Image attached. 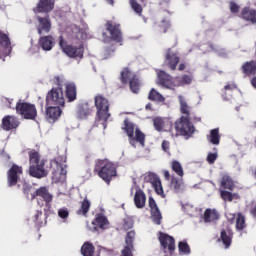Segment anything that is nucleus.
<instances>
[{"label":"nucleus","mask_w":256,"mask_h":256,"mask_svg":"<svg viewBox=\"0 0 256 256\" xmlns=\"http://www.w3.org/2000/svg\"><path fill=\"white\" fill-rule=\"evenodd\" d=\"M67 37V38H65ZM83 41L87 39V32L85 30L80 29L77 25L72 24L66 28L65 33L60 36L59 46L62 49L63 53L68 57H72L73 59H82L83 58V45L78 44L77 46H73L69 44L67 41Z\"/></svg>","instance_id":"f257e3e1"},{"label":"nucleus","mask_w":256,"mask_h":256,"mask_svg":"<svg viewBox=\"0 0 256 256\" xmlns=\"http://www.w3.org/2000/svg\"><path fill=\"white\" fill-rule=\"evenodd\" d=\"M157 77V83L166 89L175 90L176 87H184V85H191L193 83V76L191 75H184L173 79L165 71H158Z\"/></svg>","instance_id":"f03ea898"},{"label":"nucleus","mask_w":256,"mask_h":256,"mask_svg":"<svg viewBox=\"0 0 256 256\" xmlns=\"http://www.w3.org/2000/svg\"><path fill=\"white\" fill-rule=\"evenodd\" d=\"M30 157V168L29 173L31 177H36L37 179H42V177H47V170H45V161L41 160L39 152L32 150L29 153Z\"/></svg>","instance_id":"7ed1b4c3"},{"label":"nucleus","mask_w":256,"mask_h":256,"mask_svg":"<svg viewBox=\"0 0 256 256\" xmlns=\"http://www.w3.org/2000/svg\"><path fill=\"white\" fill-rule=\"evenodd\" d=\"M95 106L97 108V121L101 123L103 129H107V121L111 114H109V101L107 98L97 95L95 97Z\"/></svg>","instance_id":"20e7f679"},{"label":"nucleus","mask_w":256,"mask_h":256,"mask_svg":"<svg viewBox=\"0 0 256 256\" xmlns=\"http://www.w3.org/2000/svg\"><path fill=\"white\" fill-rule=\"evenodd\" d=\"M124 125L125 132L130 139V144L135 147L136 143H140L142 147H145V134L128 119L124 121Z\"/></svg>","instance_id":"39448f33"},{"label":"nucleus","mask_w":256,"mask_h":256,"mask_svg":"<svg viewBox=\"0 0 256 256\" xmlns=\"http://www.w3.org/2000/svg\"><path fill=\"white\" fill-rule=\"evenodd\" d=\"M96 171H98L99 177H101V179L106 183H109L111 178L117 175L115 166L108 160H98L96 163Z\"/></svg>","instance_id":"423d86ee"},{"label":"nucleus","mask_w":256,"mask_h":256,"mask_svg":"<svg viewBox=\"0 0 256 256\" xmlns=\"http://www.w3.org/2000/svg\"><path fill=\"white\" fill-rule=\"evenodd\" d=\"M47 105H54L58 107H65V95L63 88H52L46 96Z\"/></svg>","instance_id":"0eeeda50"},{"label":"nucleus","mask_w":256,"mask_h":256,"mask_svg":"<svg viewBox=\"0 0 256 256\" xmlns=\"http://www.w3.org/2000/svg\"><path fill=\"white\" fill-rule=\"evenodd\" d=\"M102 41L104 43H111V41H116L121 43V31L119 26L112 25L111 22L106 24V30L102 33Z\"/></svg>","instance_id":"6e6552de"},{"label":"nucleus","mask_w":256,"mask_h":256,"mask_svg":"<svg viewBox=\"0 0 256 256\" xmlns=\"http://www.w3.org/2000/svg\"><path fill=\"white\" fill-rule=\"evenodd\" d=\"M175 129L186 139H189L195 133V126L189 121L188 117H182L180 121L176 122Z\"/></svg>","instance_id":"1a4fd4ad"},{"label":"nucleus","mask_w":256,"mask_h":256,"mask_svg":"<svg viewBox=\"0 0 256 256\" xmlns=\"http://www.w3.org/2000/svg\"><path fill=\"white\" fill-rule=\"evenodd\" d=\"M121 81L122 83H130V89L132 93H139V78H137V75H135V73H133L128 68H125L121 72Z\"/></svg>","instance_id":"9d476101"},{"label":"nucleus","mask_w":256,"mask_h":256,"mask_svg":"<svg viewBox=\"0 0 256 256\" xmlns=\"http://www.w3.org/2000/svg\"><path fill=\"white\" fill-rule=\"evenodd\" d=\"M159 241L164 256H173V253L175 252V239L165 233L160 232Z\"/></svg>","instance_id":"9b49d317"},{"label":"nucleus","mask_w":256,"mask_h":256,"mask_svg":"<svg viewBox=\"0 0 256 256\" xmlns=\"http://www.w3.org/2000/svg\"><path fill=\"white\" fill-rule=\"evenodd\" d=\"M16 111L24 119H35L37 117V108L31 103H17Z\"/></svg>","instance_id":"f8f14e48"},{"label":"nucleus","mask_w":256,"mask_h":256,"mask_svg":"<svg viewBox=\"0 0 256 256\" xmlns=\"http://www.w3.org/2000/svg\"><path fill=\"white\" fill-rule=\"evenodd\" d=\"M52 181L53 183H63L67 179V170L63 168V165L60 164L57 160H52Z\"/></svg>","instance_id":"ddd939ff"},{"label":"nucleus","mask_w":256,"mask_h":256,"mask_svg":"<svg viewBox=\"0 0 256 256\" xmlns=\"http://www.w3.org/2000/svg\"><path fill=\"white\" fill-rule=\"evenodd\" d=\"M145 181H147L148 183H150L154 189V191H156L157 195H160V197L165 198V192L163 191V185L161 184V179H159V176H157V174L155 173H148L145 176Z\"/></svg>","instance_id":"4468645a"},{"label":"nucleus","mask_w":256,"mask_h":256,"mask_svg":"<svg viewBox=\"0 0 256 256\" xmlns=\"http://www.w3.org/2000/svg\"><path fill=\"white\" fill-rule=\"evenodd\" d=\"M134 193V204L136 205L137 209H143L145 207V203L147 201V196H145V192L134 184L131 188V194Z\"/></svg>","instance_id":"2eb2a0df"},{"label":"nucleus","mask_w":256,"mask_h":256,"mask_svg":"<svg viewBox=\"0 0 256 256\" xmlns=\"http://www.w3.org/2000/svg\"><path fill=\"white\" fill-rule=\"evenodd\" d=\"M109 220L103 214H98L94 221L88 226V229L92 232L97 231V229H108Z\"/></svg>","instance_id":"dca6fc26"},{"label":"nucleus","mask_w":256,"mask_h":256,"mask_svg":"<svg viewBox=\"0 0 256 256\" xmlns=\"http://www.w3.org/2000/svg\"><path fill=\"white\" fill-rule=\"evenodd\" d=\"M12 51L11 40L9 36L3 32H0V55L7 57Z\"/></svg>","instance_id":"f3484780"},{"label":"nucleus","mask_w":256,"mask_h":256,"mask_svg":"<svg viewBox=\"0 0 256 256\" xmlns=\"http://www.w3.org/2000/svg\"><path fill=\"white\" fill-rule=\"evenodd\" d=\"M61 117V106L48 105L46 108V119L49 123H55Z\"/></svg>","instance_id":"a211bd4d"},{"label":"nucleus","mask_w":256,"mask_h":256,"mask_svg":"<svg viewBox=\"0 0 256 256\" xmlns=\"http://www.w3.org/2000/svg\"><path fill=\"white\" fill-rule=\"evenodd\" d=\"M38 19V25H37V31L39 35H47L51 31V19H49V16L47 17H37Z\"/></svg>","instance_id":"6ab92c4d"},{"label":"nucleus","mask_w":256,"mask_h":256,"mask_svg":"<svg viewBox=\"0 0 256 256\" xmlns=\"http://www.w3.org/2000/svg\"><path fill=\"white\" fill-rule=\"evenodd\" d=\"M149 207L151 209V217L153 223L159 225L163 216H161V211H159V207H157V202L153 198H149Z\"/></svg>","instance_id":"aec40b11"},{"label":"nucleus","mask_w":256,"mask_h":256,"mask_svg":"<svg viewBox=\"0 0 256 256\" xmlns=\"http://www.w3.org/2000/svg\"><path fill=\"white\" fill-rule=\"evenodd\" d=\"M35 197H41L46 205L49 207V203L53 201V194L49 192L47 187H40L38 188L35 193L32 194V199H35Z\"/></svg>","instance_id":"412c9836"},{"label":"nucleus","mask_w":256,"mask_h":256,"mask_svg":"<svg viewBox=\"0 0 256 256\" xmlns=\"http://www.w3.org/2000/svg\"><path fill=\"white\" fill-rule=\"evenodd\" d=\"M55 7V0H40L37 7L34 9L35 13H49Z\"/></svg>","instance_id":"4be33fe9"},{"label":"nucleus","mask_w":256,"mask_h":256,"mask_svg":"<svg viewBox=\"0 0 256 256\" xmlns=\"http://www.w3.org/2000/svg\"><path fill=\"white\" fill-rule=\"evenodd\" d=\"M19 127V120L15 116H6L2 119V129L4 131H11V129H17Z\"/></svg>","instance_id":"5701e85b"},{"label":"nucleus","mask_w":256,"mask_h":256,"mask_svg":"<svg viewBox=\"0 0 256 256\" xmlns=\"http://www.w3.org/2000/svg\"><path fill=\"white\" fill-rule=\"evenodd\" d=\"M23 173L21 167L17 165H13L11 169L8 171V183L9 185H16L19 176Z\"/></svg>","instance_id":"b1692460"},{"label":"nucleus","mask_w":256,"mask_h":256,"mask_svg":"<svg viewBox=\"0 0 256 256\" xmlns=\"http://www.w3.org/2000/svg\"><path fill=\"white\" fill-rule=\"evenodd\" d=\"M165 63L172 69V71H175V69H177V63H179V57H177V54L172 50H168Z\"/></svg>","instance_id":"393cba45"},{"label":"nucleus","mask_w":256,"mask_h":256,"mask_svg":"<svg viewBox=\"0 0 256 256\" xmlns=\"http://www.w3.org/2000/svg\"><path fill=\"white\" fill-rule=\"evenodd\" d=\"M66 98L71 103L77 99V86L75 83L68 82L65 84Z\"/></svg>","instance_id":"a878e982"},{"label":"nucleus","mask_w":256,"mask_h":256,"mask_svg":"<svg viewBox=\"0 0 256 256\" xmlns=\"http://www.w3.org/2000/svg\"><path fill=\"white\" fill-rule=\"evenodd\" d=\"M39 45L43 51H51L55 47V38L53 36H44L39 40Z\"/></svg>","instance_id":"bb28decb"},{"label":"nucleus","mask_w":256,"mask_h":256,"mask_svg":"<svg viewBox=\"0 0 256 256\" xmlns=\"http://www.w3.org/2000/svg\"><path fill=\"white\" fill-rule=\"evenodd\" d=\"M219 211L217 209L208 208L204 212L205 223H214V221H219Z\"/></svg>","instance_id":"cd10ccee"},{"label":"nucleus","mask_w":256,"mask_h":256,"mask_svg":"<svg viewBox=\"0 0 256 256\" xmlns=\"http://www.w3.org/2000/svg\"><path fill=\"white\" fill-rule=\"evenodd\" d=\"M242 71L247 77H251L256 73V62L250 61L242 65Z\"/></svg>","instance_id":"c85d7f7f"},{"label":"nucleus","mask_w":256,"mask_h":256,"mask_svg":"<svg viewBox=\"0 0 256 256\" xmlns=\"http://www.w3.org/2000/svg\"><path fill=\"white\" fill-rule=\"evenodd\" d=\"M242 19L248 21L249 23H256V12L251 8H244L242 10Z\"/></svg>","instance_id":"c756f323"},{"label":"nucleus","mask_w":256,"mask_h":256,"mask_svg":"<svg viewBox=\"0 0 256 256\" xmlns=\"http://www.w3.org/2000/svg\"><path fill=\"white\" fill-rule=\"evenodd\" d=\"M178 102L180 106V112L184 115H189V113H191V106H189V103H187V98H185L183 95H179Z\"/></svg>","instance_id":"7c9ffc66"},{"label":"nucleus","mask_w":256,"mask_h":256,"mask_svg":"<svg viewBox=\"0 0 256 256\" xmlns=\"http://www.w3.org/2000/svg\"><path fill=\"white\" fill-rule=\"evenodd\" d=\"M233 239V235L231 232H227L225 230L221 231V236L219 241H222V244L224 245V249H229L231 247V241Z\"/></svg>","instance_id":"2f4dec72"},{"label":"nucleus","mask_w":256,"mask_h":256,"mask_svg":"<svg viewBox=\"0 0 256 256\" xmlns=\"http://www.w3.org/2000/svg\"><path fill=\"white\" fill-rule=\"evenodd\" d=\"M209 143L212 145H219L221 142V135L219 134V128L212 129L210 135L207 136Z\"/></svg>","instance_id":"473e14b6"},{"label":"nucleus","mask_w":256,"mask_h":256,"mask_svg":"<svg viewBox=\"0 0 256 256\" xmlns=\"http://www.w3.org/2000/svg\"><path fill=\"white\" fill-rule=\"evenodd\" d=\"M148 98L150 101H156L157 103H165V97L161 95L155 88L150 90Z\"/></svg>","instance_id":"72a5a7b5"},{"label":"nucleus","mask_w":256,"mask_h":256,"mask_svg":"<svg viewBox=\"0 0 256 256\" xmlns=\"http://www.w3.org/2000/svg\"><path fill=\"white\" fill-rule=\"evenodd\" d=\"M81 253L83 256H93L95 253V247L93 244L86 242L82 245Z\"/></svg>","instance_id":"f704fd0d"},{"label":"nucleus","mask_w":256,"mask_h":256,"mask_svg":"<svg viewBox=\"0 0 256 256\" xmlns=\"http://www.w3.org/2000/svg\"><path fill=\"white\" fill-rule=\"evenodd\" d=\"M153 123L156 131H163V129H165V125H167L169 121L161 117H157V118H154Z\"/></svg>","instance_id":"c9c22d12"},{"label":"nucleus","mask_w":256,"mask_h":256,"mask_svg":"<svg viewBox=\"0 0 256 256\" xmlns=\"http://www.w3.org/2000/svg\"><path fill=\"white\" fill-rule=\"evenodd\" d=\"M221 186L224 189H229L230 191H233V188L235 187V183H233V179H231V177L225 175L222 178Z\"/></svg>","instance_id":"e433bc0d"},{"label":"nucleus","mask_w":256,"mask_h":256,"mask_svg":"<svg viewBox=\"0 0 256 256\" xmlns=\"http://www.w3.org/2000/svg\"><path fill=\"white\" fill-rule=\"evenodd\" d=\"M90 208L91 202L89 201V199L85 198L81 203V208L78 210V215H87Z\"/></svg>","instance_id":"4c0bfd02"},{"label":"nucleus","mask_w":256,"mask_h":256,"mask_svg":"<svg viewBox=\"0 0 256 256\" xmlns=\"http://www.w3.org/2000/svg\"><path fill=\"white\" fill-rule=\"evenodd\" d=\"M247 225L245 224V216L243 214L238 213L236 217V230L243 231Z\"/></svg>","instance_id":"58836bf2"},{"label":"nucleus","mask_w":256,"mask_h":256,"mask_svg":"<svg viewBox=\"0 0 256 256\" xmlns=\"http://www.w3.org/2000/svg\"><path fill=\"white\" fill-rule=\"evenodd\" d=\"M135 239V231H130L126 236V246L125 249L133 250V241Z\"/></svg>","instance_id":"ea45409f"},{"label":"nucleus","mask_w":256,"mask_h":256,"mask_svg":"<svg viewBox=\"0 0 256 256\" xmlns=\"http://www.w3.org/2000/svg\"><path fill=\"white\" fill-rule=\"evenodd\" d=\"M221 197L223 201H233V199H239V195L233 194L225 190L221 191Z\"/></svg>","instance_id":"a19ab883"},{"label":"nucleus","mask_w":256,"mask_h":256,"mask_svg":"<svg viewBox=\"0 0 256 256\" xmlns=\"http://www.w3.org/2000/svg\"><path fill=\"white\" fill-rule=\"evenodd\" d=\"M172 187L179 193L185 189V185L183 184V180H177L176 178H172Z\"/></svg>","instance_id":"79ce46f5"},{"label":"nucleus","mask_w":256,"mask_h":256,"mask_svg":"<svg viewBox=\"0 0 256 256\" xmlns=\"http://www.w3.org/2000/svg\"><path fill=\"white\" fill-rule=\"evenodd\" d=\"M178 249L181 255H189V253H191V249L189 248V244H187V242H179Z\"/></svg>","instance_id":"37998d69"},{"label":"nucleus","mask_w":256,"mask_h":256,"mask_svg":"<svg viewBox=\"0 0 256 256\" xmlns=\"http://www.w3.org/2000/svg\"><path fill=\"white\" fill-rule=\"evenodd\" d=\"M172 170L176 172L179 175V177H183V166H181V163H179V161L172 162Z\"/></svg>","instance_id":"c03bdc74"},{"label":"nucleus","mask_w":256,"mask_h":256,"mask_svg":"<svg viewBox=\"0 0 256 256\" xmlns=\"http://www.w3.org/2000/svg\"><path fill=\"white\" fill-rule=\"evenodd\" d=\"M58 217H60V219H62V223H67V219H69V209L60 208L58 210Z\"/></svg>","instance_id":"a18cd8bd"},{"label":"nucleus","mask_w":256,"mask_h":256,"mask_svg":"<svg viewBox=\"0 0 256 256\" xmlns=\"http://www.w3.org/2000/svg\"><path fill=\"white\" fill-rule=\"evenodd\" d=\"M130 5H131L133 11H135V13H137L138 15H141L143 8L141 7V5L139 3H137V1L130 0Z\"/></svg>","instance_id":"49530a36"},{"label":"nucleus","mask_w":256,"mask_h":256,"mask_svg":"<svg viewBox=\"0 0 256 256\" xmlns=\"http://www.w3.org/2000/svg\"><path fill=\"white\" fill-rule=\"evenodd\" d=\"M217 157H219V154H217V152L208 153V155H207L208 163H210V165H213V163H215V161H217Z\"/></svg>","instance_id":"de8ad7c7"},{"label":"nucleus","mask_w":256,"mask_h":256,"mask_svg":"<svg viewBox=\"0 0 256 256\" xmlns=\"http://www.w3.org/2000/svg\"><path fill=\"white\" fill-rule=\"evenodd\" d=\"M123 228L125 231L133 228V220L131 218H125Z\"/></svg>","instance_id":"09e8293b"},{"label":"nucleus","mask_w":256,"mask_h":256,"mask_svg":"<svg viewBox=\"0 0 256 256\" xmlns=\"http://www.w3.org/2000/svg\"><path fill=\"white\" fill-rule=\"evenodd\" d=\"M209 49L208 51H216V53L220 56V57H225V50L217 47L216 49L213 47V45H209L208 46Z\"/></svg>","instance_id":"8fccbe9b"},{"label":"nucleus","mask_w":256,"mask_h":256,"mask_svg":"<svg viewBox=\"0 0 256 256\" xmlns=\"http://www.w3.org/2000/svg\"><path fill=\"white\" fill-rule=\"evenodd\" d=\"M41 217H43V212L41 211H37L35 216H34V221L38 224V225H43V220L41 219Z\"/></svg>","instance_id":"3c124183"},{"label":"nucleus","mask_w":256,"mask_h":256,"mask_svg":"<svg viewBox=\"0 0 256 256\" xmlns=\"http://www.w3.org/2000/svg\"><path fill=\"white\" fill-rule=\"evenodd\" d=\"M230 10L231 13H239V5H237L235 2H230Z\"/></svg>","instance_id":"603ef678"},{"label":"nucleus","mask_w":256,"mask_h":256,"mask_svg":"<svg viewBox=\"0 0 256 256\" xmlns=\"http://www.w3.org/2000/svg\"><path fill=\"white\" fill-rule=\"evenodd\" d=\"M161 27L164 28L163 33H167V29H169V27H170L169 21H167V20L162 21Z\"/></svg>","instance_id":"864d4df0"},{"label":"nucleus","mask_w":256,"mask_h":256,"mask_svg":"<svg viewBox=\"0 0 256 256\" xmlns=\"http://www.w3.org/2000/svg\"><path fill=\"white\" fill-rule=\"evenodd\" d=\"M233 89H237V85H235V83H229L225 86V91H233Z\"/></svg>","instance_id":"5fc2aeb1"},{"label":"nucleus","mask_w":256,"mask_h":256,"mask_svg":"<svg viewBox=\"0 0 256 256\" xmlns=\"http://www.w3.org/2000/svg\"><path fill=\"white\" fill-rule=\"evenodd\" d=\"M131 251H133V250H130L129 248H124L122 250L121 256H133V253Z\"/></svg>","instance_id":"6e6d98bb"},{"label":"nucleus","mask_w":256,"mask_h":256,"mask_svg":"<svg viewBox=\"0 0 256 256\" xmlns=\"http://www.w3.org/2000/svg\"><path fill=\"white\" fill-rule=\"evenodd\" d=\"M226 217H227L228 221H230V223H234L236 216L233 213H226Z\"/></svg>","instance_id":"4d7b16f0"},{"label":"nucleus","mask_w":256,"mask_h":256,"mask_svg":"<svg viewBox=\"0 0 256 256\" xmlns=\"http://www.w3.org/2000/svg\"><path fill=\"white\" fill-rule=\"evenodd\" d=\"M162 149L165 152L169 151V142L168 141H163L162 142Z\"/></svg>","instance_id":"13d9d810"},{"label":"nucleus","mask_w":256,"mask_h":256,"mask_svg":"<svg viewBox=\"0 0 256 256\" xmlns=\"http://www.w3.org/2000/svg\"><path fill=\"white\" fill-rule=\"evenodd\" d=\"M37 51H39V48L37 47V46H32L31 48H30V53H37Z\"/></svg>","instance_id":"bf43d9fd"},{"label":"nucleus","mask_w":256,"mask_h":256,"mask_svg":"<svg viewBox=\"0 0 256 256\" xmlns=\"http://www.w3.org/2000/svg\"><path fill=\"white\" fill-rule=\"evenodd\" d=\"M164 177L165 179H167V181H169V177H171V175L169 174V171L164 172Z\"/></svg>","instance_id":"052dcab7"},{"label":"nucleus","mask_w":256,"mask_h":256,"mask_svg":"<svg viewBox=\"0 0 256 256\" xmlns=\"http://www.w3.org/2000/svg\"><path fill=\"white\" fill-rule=\"evenodd\" d=\"M251 83H252L253 87L256 89V78H253L251 80Z\"/></svg>","instance_id":"680f3d73"},{"label":"nucleus","mask_w":256,"mask_h":256,"mask_svg":"<svg viewBox=\"0 0 256 256\" xmlns=\"http://www.w3.org/2000/svg\"><path fill=\"white\" fill-rule=\"evenodd\" d=\"M185 70V64H180L179 65V71Z\"/></svg>","instance_id":"e2e57ef3"},{"label":"nucleus","mask_w":256,"mask_h":256,"mask_svg":"<svg viewBox=\"0 0 256 256\" xmlns=\"http://www.w3.org/2000/svg\"><path fill=\"white\" fill-rule=\"evenodd\" d=\"M252 215H254V217H255V215H256V208H254V209L252 210Z\"/></svg>","instance_id":"0e129e2a"},{"label":"nucleus","mask_w":256,"mask_h":256,"mask_svg":"<svg viewBox=\"0 0 256 256\" xmlns=\"http://www.w3.org/2000/svg\"><path fill=\"white\" fill-rule=\"evenodd\" d=\"M107 3H109V5H113V0H107Z\"/></svg>","instance_id":"69168bd1"},{"label":"nucleus","mask_w":256,"mask_h":256,"mask_svg":"<svg viewBox=\"0 0 256 256\" xmlns=\"http://www.w3.org/2000/svg\"><path fill=\"white\" fill-rule=\"evenodd\" d=\"M146 109H151V104H147Z\"/></svg>","instance_id":"338daca9"},{"label":"nucleus","mask_w":256,"mask_h":256,"mask_svg":"<svg viewBox=\"0 0 256 256\" xmlns=\"http://www.w3.org/2000/svg\"><path fill=\"white\" fill-rule=\"evenodd\" d=\"M110 55H111V53H110L108 56H106L105 59H108V57H109Z\"/></svg>","instance_id":"774afa93"}]
</instances>
